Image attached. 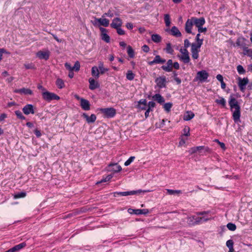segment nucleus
Wrapping results in <instances>:
<instances>
[{"mask_svg":"<svg viewBox=\"0 0 252 252\" xmlns=\"http://www.w3.org/2000/svg\"><path fill=\"white\" fill-rule=\"evenodd\" d=\"M229 104L231 111L233 112V118L235 122H238L240 117V107L237 100L233 96H230Z\"/></svg>","mask_w":252,"mask_h":252,"instance_id":"nucleus-1","label":"nucleus"},{"mask_svg":"<svg viewBox=\"0 0 252 252\" xmlns=\"http://www.w3.org/2000/svg\"><path fill=\"white\" fill-rule=\"evenodd\" d=\"M200 34L199 33L197 34L195 37L196 43H193L191 44V56L194 60L198 58L200 48L203 44V39H200Z\"/></svg>","mask_w":252,"mask_h":252,"instance_id":"nucleus-2","label":"nucleus"},{"mask_svg":"<svg viewBox=\"0 0 252 252\" xmlns=\"http://www.w3.org/2000/svg\"><path fill=\"white\" fill-rule=\"evenodd\" d=\"M42 94L43 98L47 101L59 100L60 99V97L55 94L46 91L43 92Z\"/></svg>","mask_w":252,"mask_h":252,"instance_id":"nucleus-3","label":"nucleus"},{"mask_svg":"<svg viewBox=\"0 0 252 252\" xmlns=\"http://www.w3.org/2000/svg\"><path fill=\"white\" fill-rule=\"evenodd\" d=\"M99 111L107 118H112L116 113V110L112 107L100 108Z\"/></svg>","mask_w":252,"mask_h":252,"instance_id":"nucleus-4","label":"nucleus"},{"mask_svg":"<svg viewBox=\"0 0 252 252\" xmlns=\"http://www.w3.org/2000/svg\"><path fill=\"white\" fill-rule=\"evenodd\" d=\"M147 191L146 190H142L141 189H139L137 190H132L129 191H124V192H115L114 193V196H116V195H121V196H127V195H132L136 194H139L142 192H146Z\"/></svg>","mask_w":252,"mask_h":252,"instance_id":"nucleus-5","label":"nucleus"},{"mask_svg":"<svg viewBox=\"0 0 252 252\" xmlns=\"http://www.w3.org/2000/svg\"><path fill=\"white\" fill-rule=\"evenodd\" d=\"M93 24L94 26H103L107 27L109 25V20L102 17L101 18H95Z\"/></svg>","mask_w":252,"mask_h":252,"instance_id":"nucleus-6","label":"nucleus"},{"mask_svg":"<svg viewBox=\"0 0 252 252\" xmlns=\"http://www.w3.org/2000/svg\"><path fill=\"white\" fill-rule=\"evenodd\" d=\"M238 85L241 92H244L246 90V86L249 83V79L247 77L241 78L239 77L237 78Z\"/></svg>","mask_w":252,"mask_h":252,"instance_id":"nucleus-7","label":"nucleus"},{"mask_svg":"<svg viewBox=\"0 0 252 252\" xmlns=\"http://www.w3.org/2000/svg\"><path fill=\"white\" fill-rule=\"evenodd\" d=\"M209 77V74L206 72V71L203 70L200 71H198L196 76L195 78V80H199L200 82L205 81L208 77Z\"/></svg>","mask_w":252,"mask_h":252,"instance_id":"nucleus-8","label":"nucleus"},{"mask_svg":"<svg viewBox=\"0 0 252 252\" xmlns=\"http://www.w3.org/2000/svg\"><path fill=\"white\" fill-rule=\"evenodd\" d=\"M50 52L48 50H40L36 54V57L40 60H47L49 58Z\"/></svg>","mask_w":252,"mask_h":252,"instance_id":"nucleus-9","label":"nucleus"},{"mask_svg":"<svg viewBox=\"0 0 252 252\" xmlns=\"http://www.w3.org/2000/svg\"><path fill=\"white\" fill-rule=\"evenodd\" d=\"M155 82L157 84V85L159 88H163L166 87V77L165 76H161L158 77L155 80Z\"/></svg>","mask_w":252,"mask_h":252,"instance_id":"nucleus-10","label":"nucleus"},{"mask_svg":"<svg viewBox=\"0 0 252 252\" xmlns=\"http://www.w3.org/2000/svg\"><path fill=\"white\" fill-rule=\"evenodd\" d=\"M191 18L192 21L193 22L194 25H195L197 28H200V27H202L205 23V20L203 17L197 18L193 17Z\"/></svg>","mask_w":252,"mask_h":252,"instance_id":"nucleus-11","label":"nucleus"},{"mask_svg":"<svg viewBox=\"0 0 252 252\" xmlns=\"http://www.w3.org/2000/svg\"><path fill=\"white\" fill-rule=\"evenodd\" d=\"M246 39L243 37H239L237 39L236 44L237 46H239L242 48L244 52L246 51V49L248 48L247 44L245 43Z\"/></svg>","mask_w":252,"mask_h":252,"instance_id":"nucleus-12","label":"nucleus"},{"mask_svg":"<svg viewBox=\"0 0 252 252\" xmlns=\"http://www.w3.org/2000/svg\"><path fill=\"white\" fill-rule=\"evenodd\" d=\"M99 30L101 32V36L102 40L106 43H109L110 42V36L107 34V30L102 27H100Z\"/></svg>","mask_w":252,"mask_h":252,"instance_id":"nucleus-13","label":"nucleus"},{"mask_svg":"<svg viewBox=\"0 0 252 252\" xmlns=\"http://www.w3.org/2000/svg\"><path fill=\"white\" fill-rule=\"evenodd\" d=\"M23 111L25 115L34 113L33 106L32 104H27L23 108Z\"/></svg>","mask_w":252,"mask_h":252,"instance_id":"nucleus-14","label":"nucleus"},{"mask_svg":"<svg viewBox=\"0 0 252 252\" xmlns=\"http://www.w3.org/2000/svg\"><path fill=\"white\" fill-rule=\"evenodd\" d=\"M194 25L192 18L187 20L185 24V30L187 33H191L192 26Z\"/></svg>","mask_w":252,"mask_h":252,"instance_id":"nucleus-15","label":"nucleus"},{"mask_svg":"<svg viewBox=\"0 0 252 252\" xmlns=\"http://www.w3.org/2000/svg\"><path fill=\"white\" fill-rule=\"evenodd\" d=\"M122 21L119 18H115L113 20L110 25L111 27L114 29H118L122 25Z\"/></svg>","mask_w":252,"mask_h":252,"instance_id":"nucleus-16","label":"nucleus"},{"mask_svg":"<svg viewBox=\"0 0 252 252\" xmlns=\"http://www.w3.org/2000/svg\"><path fill=\"white\" fill-rule=\"evenodd\" d=\"M14 92L21 94H23L26 95H32L33 94V92L31 89L25 88H23L20 89H16L14 91Z\"/></svg>","mask_w":252,"mask_h":252,"instance_id":"nucleus-17","label":"nucleus"},{"mask_svg":"<svg viewBox=\"0 0 252 252\" xmlns=\"http://www.w3.org/2000/svg\"><path fill=\"white\" fill-rule=\"evenodd\" d=\"M80 105L84 110L87 111L90 109V103L87 99L84 98L80 99Z\"/></svg>","mask_w":252,"mask_h":252,"instance_id":"nucleus-18","label":"nucleus"},{"mask_svg":"<svg viewBox=\"0 0 252 252\" xmlns=\"http://www.w3.org/2000/svg\"><path fill=\"white\" fill-rule=\"evenodd\" d=\"M128 212L130 213H133L136 215H146L148 214L149 211L148 209H129Z\"/></svg>","mask_w":252,"mask_h":252,"instance_id":"nucleus-19","label":"nucleus"},{"mask_svg":"<svg viewBox=\"0 0 252 252\" xmlns=\"http://www.w3.org/2000/svg\"><path fill=\"white\" fill-rule=\"evenodd\" d=\"M89 82L90 84L89 89L90 90H94L99 87V83L97 81H95L94 78H90L89 79Z\"/></svg>","mask_w":252,"mask_h":252,"instance_id":"nucleus-20","label":"nucleus"},{"mask_svg":"<svg viewBox=\"0 0 252 252\" xmlns=\"http://www.w3.org/2000/svg\"><path fill=\"white\" fill-rule=\"evenodd\" d=\"M82 116L86 119L88 123H94L96 119V116L94 114H92L90 116H89L87 114L84 113Z\"/></svg>","mask_w":252,"mask_h":252,"instance_id":"nucleus-21","label":"nucleus"},{"mask_svg":"<svg viewBox=\"0 0 252 252\" xmlns=\"http://www.w3.org/2000/svg\"><path fill=\"white\" fill-rule=\"evenodd\" d=\"M173 62L172 60L167 61L166 65H162L161 68L165 71L170 72L172 70Z\"/></svg>","mask_w":252,"mask_h":252,"instance_id":"nucleus-22","label":"nucleus"},{"mask_svg":"<svg viewBox=\"0 0 252 252\" xmlns=\"http://www.w3.org/2000/svg\"><path fill=\"white\" fill-rule=\"evenodd\" d=\"M137 108L140 110H145L147 107V101L145 99H141L138 102Z\"/></svg>","mask_w":252,"mask_h":252,"instance_id":"nucleus-23","label":"nucleus"},{"mask_svg":"<svg viewBox=\"0 0 252 252\" xmlns=\"http://www.w3.org/2000/svg\"><path fill=\"white\" fill-rule=\"evenodd\" d=\"M109 170L114 172H118L122 170L121 166L117 163L111 164L109 165Z\"/></svg>","mask_w":252,"mask_h":252,"instance_id":"nucleus-24","label":"nucleus"},{"mask_svg":"<svg viewBox=\"0 0 252 252\" xmlns=\"http://www.w3.org/2000/svg\"><path fill=\"white\" fill-rule=\"evenodd\" d=\"M178 57L185 63H188L190 62V58L189 54H181L179 55Z\"/></svg>","mask_w":252,"mask_h":252,"instance_id":"nucleus-25","label":"nucleus"},{"mask_svg":"<svg viewBox=\"0 0 252 252\" xmlns=\"http://www.w3.org/2000/svg\"><path fill=\"white\" fill-rule=\"evenodd\" d=\"M170 32L172 35L176 37H180L181 36V33L179 29L175 26H173Z\"/></svg>","mask_w":252,"mask_h":252,"instance_id":"nucleus-26","label":"nucleus"},{"mask_svg":"<svg viewBox=\"0 0 252 252\" xmlns=\"http://www.w3.org/2000/svg\"><path fill=\"white\" fill-rule=\"evenodd\" d=\"M100 71L97 66H94L92 68V75L96 79L98 78L99 77Z\"/></svg>","mask_w":252,"mask_h":252,"instance_id":"nucleus-27","label":"nucleus"},{"mask_svg":"<svg viewBox=\"0 0 252 252\" xmlns=\"http://www.w3.org/2000/svg\"><path fill=\"white\" fill-rule=\"evenodd\" d=\"M194 116V114L191 111H187L184 115V120L185 121H189Z\"/></svg>","mask_w":252,"mask_h":252,"instance_id":"nucleus-28","label":"nucleus"},{"mask_svg":"<svg viewBox=\"0 0 252 252\" xmlns=\"http://www.w3.org/2000/svg\"><path fill=\"white\" fill-rule=\"evenodd\" d=\"M153 98L157 101L158 103H161L164 102V99L163 97L159 94H156L153 96Z\"/></svg>","mask_w":252,"mask_h":252,"instance_id":"nucleus-29","label":"nucleus"},{"mask_svg":"<svg viewBox=\"0 0 252 252\" xmlns=\"http://www.w3.org/2000/svg\"><path fill=\"white\" fill-rule=\"evenodd\" d=\"M26 244L25 243H22L18 245H16L14 247L12 248V250L13 252L18 251L26 246Z\"/></svg>","mask_w":252,"mask_h":252,"instance_id":"nucleus-30","label":"nucleus"},{"mask_svg":"<svg viewBox=\"0 0 252 252\" xmlns=\"http://www.w3.org/2000/svg\"><path fill=\"white\" fill-rule=\"evenodd\" d=\"M211 218H205L204 217H195V224H197L201 223L202 221H207L209 220H210Z\"/></svg>","mask_w":252,"mask_h":252,"instance_id":"nucleus-31","label":"nucleus"},{"mask_svg":"<svg viewBox=\"0 0 252 252\" xmlns=\"http://www.w3.org/2000/svg\"><path fill=\"white\" fill-rule=\"evenodd\" d=\"M151 38H152V40L156 43H158V42H160V41L161 40V36L157 34H153L152 35Z\"/></svg>","mask_w":252,"mask_h":252,"instance_id":"nucleus-32","label":"nucleus"},{"mask_svg":"<svg viewBox=\"0 0 252 252\" xmlns=\"http://www.w3.org/2000/svg\"><path fill=\"white\" fill-rule=\"evenodd\" d=\"M164 20L166 27H169L171 24L170 15L168 14L164 15Z\"/></svg>","mask_w":252,"mask_h":252,"instance_id":"nucleus-33","label":"nucleus"},{"mask_svg":"<svg viewBox=\"0 0 252 252\" xmlns=\"http://www.w3.org/2000/svg\"><path fill=\"white\" fill-rule=\"evenodd\" d=\"M98 68L100 71V74H103L106 71H108L107 68H105L103 67V63L102 62H100L99 63Z\"/></svg>","mask_w":252,"mask_h":252,"instance_id":"nucleus-34","label":"nucleus"},{"mask_svg":"<svg viewBox=\"0 0 252 252\" xmlns=\"http://www.w3.org/2000/svg\"><path fill=\"white\" fill-rule=\"evenodd\" d=\"M56 85L60 89H62L64 87V83L63 81L60 78L57 79L56 81Z\"/></svg>","mask_w":252,"mask_h":252,"instance_id":"nucleus-35","label":"nucleus"},{"mask_svg":"<svg viewBox=\"0 0 252 252\" xmlns=\"http://www.w3.org/2000/svg\"><path fill=\"white\" fill-rule=\"evenodd\" d=\"M167 193L169 195H174L176 194H180L181 193L180 190H173L170 189H166Z\"/></svg>","mask_w":252,"mask_h":252,"instance_id":"nucleus-36","label":"nucleus"},{"mask_svg":"<svg viewBox=\"0 0 252 252\" xmlns=\"http://www.w3.org/2000/svg\"><path fill=\"white\" fill-rule=\"evenodd\" d=\"M165 50L167 53H169L170 54H173V53L174 52V50L172 49V48L171 47V45L170 43H167Z\"/></svg>","mask_w":252,"mask_h":252,"instance_id":"nucleus-37","label":"nucleus"},{"mask_svg":"<svg viewBox=\"0 0 252 252\" xmlns=\"http://www.w3.org/2000/svg\"><path fill=\"white\" fill-rule=\"evenodd\" d=\"M216 102L218 104L221 105L223 107H224L226 105V101L223 97H220V99H216Z\"/></svg>","mask_w":252,"mask_h":252,"instance_id":"nucleus-38","label":"nucleus"},{"mask_svg":"<svg viewBox=\"0 0 252 252\" xmlns=\"http://www.w3.org/2000/svg\"><path fill=\"white\" fill-rule=\"evenodd\" d=\"M154 59L157 63H163L166 61L165 60L161 59L159 55H157Z\"/></svg>","mask_w":252,"mask_h":252,"instance_id":"nucleus-39","label":"nucleus"},{"mask_svg":"<svg viewBox=\"0 0 252 252\" xmlns=\"http://www.w3.org/2000/svg\"><path fill=\"white\" fill-rule=\"evenodd\" d=\"M26 196V193L25 192H21L17 193L14 194V198L15 199H18L20 198H23Z\"/></svg>","mask_w":252,"mask_h":252,"instance_id":"nucleus-40","label":"nucleus"},{"mask_svg":"<svg viewBox=\"0 0 252 252\" xmlns=\"http://www.w3.org/2000/svg\"><path fill=\"white\" fill-rule=\"evenodd\" d=\"M126 78L129 80H132L134 77V74L131 70H128L126 73Z\"/></svg>","mask_w":252,"mask_h":252,"instance_id":"nucleus-41","label":"nucleus"},{"mask_svg":"<svg viewBox=\"0 0 252 252\" xmlns=\"http://www.w3.org/2000/svg\"><path fill=\"white\" fill-rule=\"evenodd\" d=\"M237 70L240 74H244L246 72L245 69L241 65H238L237 66Z\"/></svg>","mask_w":252,"mask_h":252,"instance_id":"nucleus-42","label":"nucleus"},{"mask_svg":"<svg viewBox=\"0 0 252 252\" xmlns=\"http://www.w3.org/2000/svg\"><path fill=\"white\" fill-rule=\"evenodd\" d=\"M172 106V103L170 102L166 103L164 104L163 106V108L164 110L167 112H169L170 111V109Z\"/></svg>","mask_w":252,"mask_h":252,"instance_id":"nucleus-43","label":"nucleus"},{"mask_svg":"<svg viewBox=\"0 0 252 252\" xmlns=\"http://www.w3.org/2000/svg\"><path fill=\"white\" fill-rule=\"evenodd\" d=\"M127 54L130 58H133L134 55V51L130 46L127 47Z\"/></svg>","mask_w":252,"mask_h":252,"instance_id":"nucleus-44","label":"nucleus"},{"mask_svg":"<svg viewBox=\"0 0 252 252\" xmlns=\"http://www.w3.org/2000/svg\"><path fill=\"white\" fill-rule=\"evenodd\" d=\"M227 227L231 231H234L236 229V226L235 224L232 223H228L227 224Z\"/></svg>","mask_w":252,"mask_h":252,"instance_id":"nucleus-45","label":"nucleus"},{"mask_svg":"<svg viewBox=\"0 0 252 252\" xmlns=\"http://www.w3.org/2000/svg\"><path fill=\"white\" fill-rule=\"evenodd\" d=\"M16 116L20 119L25 120V117L23 115L22 112L19 110H17L15 112Z\"/></svg>","mask_w":252,"mask_h":252,"instance_id":"nucleus-46","label":"nucleus"},{"mask_svg":"<svg viewBox=\"0 0 252 252\" xmlns=\"http://www.w3.org/2000/svg\"><path fill=\"white\" fill-rule=\"evenodd\" d=\"M105 16L112 17L114 16V13L110 10H109L107 12L102 15V17L105 18Z\"/></svg>","mask_w":252,"mask_h":252,"instance_id":"nucleus-47","label":"nucleus"},{"mask_svg":"<svg viewBox=\"0 0 252 252\" xmlns=\"http://www.w3.org/2000/svg\"><path fill=\"white\" fill-rule=\"evenodd\" d=\"M246 51H245L243 52V54L245 55H247L248 56H249L251 57V58L252 59V49H249L248 48L246 49Z\"/></svg>","mask_w":252,"mask_h":252,"instance_id":"nucleus-48","label":"nucleus"},{"mask_svg":"<svg viewBox=\"0 0 252 252\" xmlns=\"http://www.w3.org/2000/svg\"><path fill=\"white\" fill-rule=\"evenodd\" d=\"M233 241L232 240H229L226 242V245L228 249H233Z\"/></svg>","mask_w":252,"mask_h":252,"instance_id":"nucleus-49","label":"nucleus"},{"mask_svg":"<svg viewBox=\"0 0 252 252\" xmlns=\"http://www.w3.org/2000/svg\"><path fill=\"white\" fill-rule=\"evenodd\" d=\"M134 157H130L124 163L125 165L127 166L129 165L134 159Z\"/></svg>","mask_w":252,"mask_h":252,"instance_id":"nucleus-50","label":"nucleus"},{"mask_svg":"<svg viewBox=\"0 0 252 252\" xmlns=\"http://www.w3.org/2000/svg\"><path fill=\"white\" fill-rule=\"evenodd\" d=\"M80 63L78 61L75 62L74 66L72 67L73 70H75L76 71H78L80 69Z\"/></svg>","mask_w":252,"mask_h":252,"instance_id":"nucleus-51","label":"nucleus"},{"mask_svg":"<svg viewBox=\"0 0 252 252\" xmlns=\"http://www.w3.org/2000/svg\"><path fill=\"white\" fill-rule=\"evenodd\" d=\"M194 221H195V216H191L188 218V222H189V223L190 224L195 225Z\"/></svg>","mask_w":252,"mask_h":252,"instance_id":"nucleus-52","label":"nucleus"},{"mask_svg":"<svg viewBox=\"0 0 252 252\" xmlns=\"http://www.w3.org/2000/svg\"><path fill=\"white\" fill-rule=\"evenodd\" d=\"M24 66L26 69H34V65L32 63H25Z\"/></svg>","mask_w":252,"mask_h":252,"instance_id":"nucleus-53","label":"nucleus"},{"mask_svg":"<svg viewBox=\"0 0 252 252\" xmlns=\"http://www.w3.org/2000/svg\"><path fill=\"white\" fill-rule=\"evenodd\" d=\"M184 135L185 136L189 135V127L188 126H185L184 128Z\"/></svg>","mask_w":252,"mask_h":252,"instance_id":"nucleus-54","label":"nucleus"},{"mask_svg":"<svg viewBox=\"0 0 252 252\" xmlns=\"http://www.w3.org/2000/svg\"><path fill=\"white\" fill-rule=\"evenodd\" d=\"M112 178V175H108L104 179L101 180L99 182H97V184L102 183V182H106L107 181H109Z\"/></svg>","mask_w":252,"mask_h":252,"instance_id":"nucleus-55","label":"nucleus"},{"mask_svg":"<svg viewBox=\"0 0 252 252\" xmlns=\"http://www.w3.org/2000/svg\"><path fill=\"white\" fill-rule=\"evenodd\" d=\"M190 46H191V44H190V42L188 39H186L184 40V47L187 48Z\"/></svg>","mask_w":252,"mask_h":252,"instance_id":"nucleus-56","label":"nucleus"},{"mask_svg":"<svg viewBox=\"0 0 252 252\" xmlns=\"http://www.w3.org/2000/svg\"><path fill=\"white\" fill-rule=\"evenodd\" d=\"M117 30V33L120 35H124L125 33V31L122 29L121 28H118V29H116Z\"/></svg>","mask_w":252,"mask_h":252,"instance_id":"nucleus-57","label":"nucleus"},{"mask_svg":"<svg viewBox=\"0 0 252 252\" xmlns=\"http://www.w3.org/2000/svg\"><path fill=\"white\" fill-rule=\"evenodd\" d=\"M155 106V103L154 101H149L148 103V108L151 110L152 108H154Z\"/></svg>","mask_w":252,"mask_h":252,"instance_id":"nucleus-58","label":"nucleus"},{"mask_svg":"<svg viewBox=\"0 0 252 252\" xmlns=\"http://www.w3.org/2000/svg\"><path fill=\"white\" fill-rule=\"evenodd\" d=\"M198 31L199 33L201 32H205L207 31V28L200 27V28H198Z\"/></svg>","mask_w":252,"mask_h":252,"instance_id":"nucleus-59","label":"nucleus"},{"mask_svg":"<svg viewBox=\"0 0 252 252\" xmlns=\"http://www.w3.org/2000/svg\"><path fill=\"white\" fill-rule=\"evenodd\" d=\"M180 52H181V54H189V53L188 51L187 50V48H185L184 49L181 48L180 49Z\"/></svg>","mask_w":252,"mask_h":252,"instance_id":"nucleus-60","label":"nucleus"},{"mask_svg":"<svg viewBox=\"0 0 252 252\" xmlns=\"http://www.w3.org/2000/svg\"><path fill=\"white\" fill-rule=\"evenodd\" d=\"M64 65H65L66 68L67 69H68V70H69V71H73V68L69 63H65Z\"/></svg>","mask_w":252,"mask_h":252,"instance_id":"nucleus-61","label":"nucleus"},{"mask_svg":"<svg viewBox=\"0 0 252 252\" xmlns=\"http://www.w3.org/2000/svg\"><path fill=\"white\" fill-rule=\"evenodd\" d=\"M149 47L147 45H144L142 46V50L144 52L147 53L149 51Z\"/></svg>","mask_w":252,"mask_h":252,"instance_id":"nucleus-62","label":"nucleus"},{"mask_svg":"<svg viewBox=\"0 0 252 252\" xmlns=\"http://www.w3.org/2000/svg\"><path fill=\"white\" fill-rule=\"evenodd\" d=\"M216 78L217 80L220 81V83L223 81V77L220 74H218L217 75Z\"/></svg>","mask_w":252,"mask_h":252,"instance_id":"nucleus-63","label":"nucleus"},{"mask_svg":"<svg viewBox=\"0 0 252 252\" xmlns=\"http://www.w3.org/2000/svg\"><path fill=\"white\" fill-rule=\"evenodd\" d=\"M196 149L195 147L191 148L189 150V152L190 154H193L195 153H196L197 151L196 150Z\"/></svg>","mask_w":252,"mask_h":252,"instance_id":"nucleus-64","label":"nucleus"}]
</instances>
